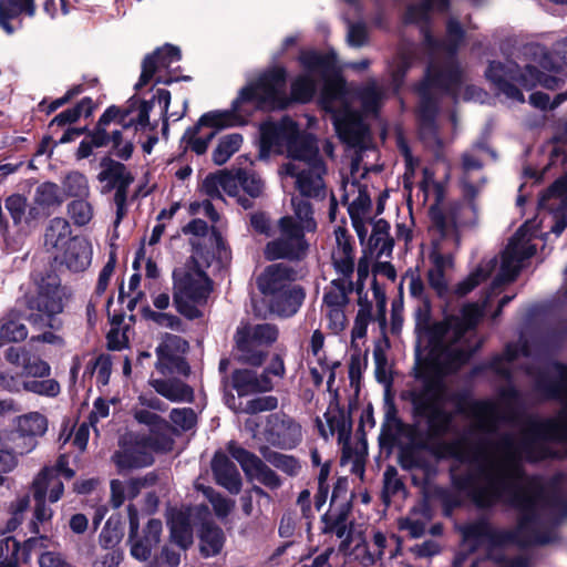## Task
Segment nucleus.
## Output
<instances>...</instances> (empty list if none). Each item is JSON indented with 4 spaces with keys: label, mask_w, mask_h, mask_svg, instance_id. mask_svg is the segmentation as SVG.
Masks as SVG:
<instances>
[{
    "label": "nucleus",
    "mask_w": 567,
    "mask_h": 567,
    "mask_svg": "<svg viewBox=\"0 0 567 567\" xmlns=\"http://www.w3.org/2000/svg\"><path fill=\"white\" fill-rule=\"evenodd\" d=\"M534 380L535 391L545 399L563 404L555 417H518V392L504 388L496 401L468 404L470 429L465 436L452 443L451 455L468 465L467 473H453V484L477 507L503 504L518 513L513 530L495 529L485 519L461 527L464 546L470 550L483 544L494 546H528L554 539L553 526L567 518L566 476L555 475L544 483L539 477H526L522 460L538 461L558 457L554 445L567 444V365L546 361L538 347L526 340L506 347L493 359L492 369L509 378L518 367Z\"/></svg>",
    "instance_id": "f257e3e1"
},
{
    "label": "nucleus",
    "mask_w": 567,
    "mask_h": 567,
    "mask_svg": "<svg viewBox=\"0 0 567 567\" xmlns=\"http://www.w3.org/2000/svg\"><path fill=\"white\" fill-rule=\"evenodd\" d=\"M299 61L305 73L292 82L291 99L302 103L310 101L317 82H322L320 104L331 113L339 137L349 145L361 146L368 136V127L353 110V100L360 101L365 115H375L385 96L383 87L375 80H370L357 91L350 90L344 80L334 74L336 60L332 54L303 51Z\"/></svg>",
    "instance_id": "f03ea898"
},
{
    "label": "nucleus",
    "mask_w": 567,
    "mask_h": 567,
    "mask_svg": "<svg viewBox=\"0 0 567 567\" xmlns=\"http://www.w3.org/2000/svg\"><path fill=\"white\" fill-rule=\"evenodd\" d=\"M287 153L289 161L280 174L295 179L297 190L303 197L321 198L326 195L323 175L326 165L319 156L315 137L300 133L289 117L279 122L267 121L260 126V156Z\"/></svg>",
    "instance_id": "7ed1b4c3"
},
{
    "label": "nucleus",
    "mask_w": 567,
    "mask_h": 567,
    "mask_svg": "<svg viewBox=\"0 0 567 567\" xmlns=\"http://www.w3.org/2000/svg\"><path fill=\"white\" fill-rule=\"evenodd\" d=\"M482 316V307L471 303L464 306L460 315L432 323L430 303L422 299L415 312L419 347L429 348L427 357L441 372L455 370L478 348L473 337Z\"/></svg>",
    "instance_id": "20e7f679"
},
{
    "label": "nucleus",
    "mask_w": 567,
    "mask_h": 567,
    "mask_svg": "<svg viewBox=\"0 0 567 567\" xmlns=\"http://www.w3.org/2000/svg\"><path fill=\"white\" fill-rule=\"evenodd\" d=\"M290 99L286 93V71L272 68L261 74L255 83L243 87L228 110H215L203 114L198 127H209L215 134L224 128L241 125L254 109H285Z\"/></svg>",
    "instance_id": "39448f33"
},
{
    "label": "nucleus",
    "mask_w": 567,
    "mask_h": 567,
    "mask_svg": "<svg viewBox=\"0 0 567 567\" xmlns=\"http://www.w3.org/2000/svg\"><path fill=\"white\" fill-rule=\"evenodd\" d=\"M151 106L147 102H132L121 111L109 107L100 117L95 130L80 143L76 152L79 159L92 155L94 148L112 145L114 155L128 159L133 153V137L138 130H145Z\"/></svg>",
    "instance_id": "423d86ee"
},
{
    "label": "nucleus",
    "mask_w": 567,
    "mask_h": 567,
    "mask_svg": "<svg viewBox=\"0 0 567 567\" xmlns=\"http://www.w3.org/2000/svg\"><path fill=\"white\" fill-rule=\"evenodd\" d=\"M414 411L427 423L429 435L439 439L451 430L453 414L445 410L446 390L436 373L419 372L411 388Z\"/></svg>",
    "instance_id": "0eeeda50"
},
{
    "label": "nucleus",
    "mask_w": 567,
    "mask_h": 567,
    "mask_svg": "<svg viewBox=\"0 0 567 567\" xmlns=\"http://www.w3.org/2000/svg\"><path fill=\"white\" fill-rule=\"evenodd\" d=\"M174 305L179 313L194 319L200 316L198 306L206 302L212 282L207 275L199 269L195 258L174 270Z\"/></svg>",
    "instance_id": "6e6552de"
},
{
    "label": "nucleus",
    "mask_w": 567,
    "mask_h": 567,
    "mask_svg": "<svg viewBox=\"0 0 567 567\" xmlns=\"http://www.w3.org/2000/svg\"><path fill=\"white\" fill-rule=\"evenodd\" d=\"M37 295L32 298L31 309L38 313L32 316V321L40 328H55L54 317L63 311L68 292L61 286L60 278L52 272L34 278Z\"/></svg>",
    "instance_id": "1a4fd4ad"
},
{
    "label": "nucleus",
    "mask_w": 567,
    "mask_h": 567,
    "mask_svg": "<svg viewBox=\"0 0 567 567\" xmlns=\"http://www.w3.org/2000/svg\"><path fill=\"white\" fill-rule=\"evenodd\" d=\"M537 227L535 221H526L509 240L502 256L501 270L494 280V288L513 281L522 267L523 260L535 254L536 247L530 241L537 236Z\"/></svg>",
    "instance_id": "9d476101"
},
{
    "label": "nucleus",
    "mask_w": 567,
    "mask_h": 567,
    "mask_svg": "<svg viewBox=\"0 0 567 567\" xmlns=\"http://www.w3.org/2000/svg\"><path fill=\"white\" fill-rule=\"evenodd\" d=\"M280 236L269 241L265 248V256L269 260L300 259L305 256L308 244L305 233L296 225L292 216H285L278 221Z\"/></svg>",
    "instance_id": "9b49d317"
},
{
    "label": "nucleus",
    "mask_w": 567,
    "mask_h": 567,
    "mask_svg": "<svg viewBox=\"0 0 567 567\" xmlns=\"http://www.w3.org/2000/svg\"><path fill=\"white\" fill-rule=\"evenodd\" d=\"M278 338V329L270 323L247 324L237 330L236 343L244 361L252 365L261 364L265 352L259 348L271 346Z\"/></svg>",
    "instance_id": "f8f14e48"
},
{
    "label": "nucleus",
    "mask_w": 567,
    "mask_h": 567,
    "mask_svg": "<svg viewBox=\"0 0 567 567\" xmlns=\"http://www.w3.org/2000/svg\"><path fill=\"white\" fill-rule=\"evenodd\" d=\"M73 476L74 471L68 466L66 456H60L54 466L44 467L34 477L32 483L33 498L49 499L51 503L58 502L64 492L62 478L71 480Z\"/></svg>",
    "instance_id": "ddd939ff"
},
{
    "label": "nucleus",
    "mask_w": 567,
    "mask_h": 567,
    "mask_svg": "<svg viewBox=\"0 0 567 567\" xmlns=\"http://www.w3.org/2000/svg\"><path fill=\"white\" fill-rule=\"evenodd\" d=\"M181 60V51L177 47L165 44L155 50L152 54L146 55L142 63V73L135 84L136 90H141L152 80L156 83L169 84L173 78L168 76L173 64Z\"/></svg>",
    "instance_id": "4468645a"
},
{
    "label": "nucleus",
    "mask_w": 567,
    "mask_h": 567,
    "mask_svg": "<svg viewBox=\"0 0 567 567\" xmlns=\"http://www.w3.org/2000/svg\"><path fill=\"white\" fill-rule=\"evenodd\" d=\"M120 471L145 467L154 462L146 436L126 433L120 440V449L112 456Z\"/></svg>",
    "instance_id": "2eb2a0df"
},
{
    "label": "nucleus",
    "mask_w": 567,
    "mask_h": 567,
    "mask_svg": "<svg viewBox=\"0 0 567 567\" xmlns=\"http://www.w3.org/2000/svg\"><path fill=\"white\" fill-rule=\"evenodd\" d=\"M130 519V542L131 554L138 560H147L155 546L159 543L162 534V522L151 519L144 530L143 537H137L138 517L137 511L133 506H128Z\"/></svg>",
    "instance_id": "dca6fc26"
},
{
    "label": "nucleus",
    "mask_w": 567,
    "mask_h": 567,
    "mask_svg": "<svg viewBox=\"0 0 567 567\" xmlns=\"http://www.w3.org/2000/svg\"><path fill=\"white\" fill-rule=\"evenodd\" d=\"M305 299V291L301 287L293 285L279 293H275L261 300L265 306L254 305L255 312L260 317L276 315L278 317H291L301 307Z\"/></svg>",
    "instance_id": "f3484780"
},
{
    "label": "nucleus",
    "mask_w": 567,
    "mask_h": 567,
    "mask_svg": "<svg viewBox=\"0 0 567 567\" xmlns=\"http://www.w3.org/2000/svg\"><path fill=\"white\" fill-rule=\"evenodd\" d=\"M432 230L443 238L453 237L457 225H474L478 219L477 206L470 202L460 206L453 214L444 213L439 206L430 209Z\"/></svg>",
    "instance_id": "a211bd4d"
},
{
    "label": "nucleus",
    "mask_w": 567,
    "mask_h": 567,
    "mask_svg": "<svg viewBox=\"0 0 567 567\" xmlns=\"http://www.w3.org/2000/svg\"><path fill=\"white\" fill-rule=\"evenodd\" d=\"M0 386L9 392L27 391L48 398H54L61 391L60 383L54 379L27 378L23 374H12L11 371L0 373Z\"/></svg>",
    "instance_id": "6ab92c4d"
},
{
    "label": "nucleus",
    "mask_w": 567,
    "mask_h": 567,
    "mask_svg": "<svg viewBox=\"0 0 567 567\" xmlns=\"http://www.w3.org/2000/svg\"><path fill=\"white\" fill-rule=\"evenodd\" d=\"M265 439L272 445L292 449L301 439V427L291 417L275 413L266 420Z\"/></svg>",
    "instance_id": "aec40b11"
},
{
    "label": "nucleus",
    "mask_w": 567,
    "mask_h": 567,
    "mask_svg": "<svg viewBox=\"0 0 567 567\" xmlns=\"http://www.w3.org/2000/svg\"><path fill=\"white\" fill-rule=\"evenodd\" d=\"M228 452L238 461L241 468L250 480L258 481L269 488L280 486V480L259 457L238 446L236 443L228 444Z\"/></svg>",
    "instance_id": "412c9836"
},
{
    "label": "nucleus",
    "mask_w": 567,
    "mask_h": 567,
    "mask_svg": "<svg viewBox=\"0 0 567 567\" xmlns=\"http://www.w3.org/2000/svg\"><path fill=\"white\" fill-rule=\"evenodd\" d=\"M203 192L212 197L221 199L223 193L231 197H238V203L244 208L251 207V200L239 196L240 193V169L234 174L229 171H219L215 174H209L203 182Z\"/></svg>",
    "instance_id": "4be33fe9"
},
{
    "label": "nucleus",
    "mask_w": 567,
    "mask_h": 567,
    "mask_svg": "<svg viewBox=\"0 0 567 567\" xmlns=\"http://www.w3.org/2000/svg\"><path fill=\"white\" fill-rule=\"evenodd\" d=\"M93 249L85 237L73 236L68 245L54 252V260L72 272H81L89 268L92 261Z\"/></svg>",
    "instance_id": "5701e85b"
},
{
    "label": "nucleus",
    "mask_w": 567,
    "mask_h": 567,
    "mask_svg": "<svg viewBox=\"0 0 567 567\" xmlns=\"http://www.w3.org/2000/svg\"><path fill=\"white\" fill-rule=\"evenodd\" d=\"M346 200L349 203V214L352 219L353 227L363 241L368 235L367 221L369 219V208L371 199L364 189L354 183L346 185Z\"/></svg>",
    "instance_id": "b1692460"
},
{
    "label": "nucleus",
    "mask_w": 567,
    "mask_h": 567,
    "mask_svg": "<svg viewBox=\"0 0 567 567\" xmlns=\"http://www.w3.org/2000/svg\"><path fill=\"white\" fill-rule=\"evenodd\" d=\"M486 76L506 97L524 102L523 93L512 83L515 81L520 84V76L517 78V65L514 62H492L486 70Z\"/></svg>",
    "instance_id": "393cba45"
},
{
    "label": "nucleus",
    "mask_w": 567,
    "mask_h": 567,
    "mask_svg": "<svg viewBox=\"0 0 567 567\" xmlns=\"http://www.w3.org/2000/svg\"><path fill=\"white\" fill-rule=\"evenodd\" d=\"M4 359L11 365L21 368V372H11L12 374H23L27 378H45L51 375L50 364L38 357H32L25 348H8L4 352Z\"/></svg>",
    "instance_id": "a878e982"
},
{
    "label": "nucleus",
    "mask_w": 567,
    "mask_h": 567,
    "mask_svg": "<svg viewBox=\"0 0 567 567\" xmlns=\"http://www.w3.org/2000/svg\"><path fill=\"white\" fill-rule=\"evenodd\" d=\"M295 274L284 265L275 264L268 266L257 278V287L262 295V299L279 293L286 288L293 286Z\"/></svg>",
    "instance_id": "bb28decb"
},
{
    "label": "nucleus",
    "mask_w": 567,
    "mask_h": 567,
    "mask_svg": "<svg viewBox=\"0 0 567 567\" xmlns=\"http://www.w3.org/2000/svg\"><path fill=\"white\" fill-rule=\"evenodd\" d=\"M101 171L97 174V181L103 184L102 193H109L112 189H116V192L125 193L127 192L128 186L133 182V176L126 169V167L113 161L110 157H103L100 163Z\"/></svg>",
    "instance_id": "cd10ccee"
},
{
    "label": "nucleus",
    "mask_w": 567,
    "mask_h": 567,
    "mask_svg": "<svg viewBox=\"0 0 567 567\" xmlns=\"http://www.w3.org/2000/svg\"><path fill=\"white\" fill-rule=\"evenodd\" d=\"M337 246L332 250L331 259L338 279H352L354 271V252L347 231L338 227L334 230Z\"/></svg>",
    "instance_id": "c85d7f7f"
},
{
    "label": "nucleus",
    "mask_w": 567,
    "mask_h": 567,
    "mask_svg": "<svg viewBox=\"0 0 567 567\" xmlns=\"http://www.w3.org/2000/svg\"><path fill=\"white\" fill-rule=\"evenodd\" d=\"M4 207L20 233L31 229L40 216L39 208L29 206L28 198L21 194L9 195Z\"/></svg>",
    "instance_id": "c756f323"
},
{
    "label": "nucleus",
    "mask_w": 567,
    "mask_h": 567,
    "mask_svg": "<svg viewBox=\"0 0 567 567\" xmlns=\"http://www.w3.org/2000/svg\"><path fill=\"white\" fill-rule=\"evenodd\" d=\"M213 473L219 485L233 494L241 487L240 474L236 465L223 453H216L212 462Z\"/></svg>",
    "instance_id": "7c9ffc66"
},
{
    "label": "nucleus",
    "mask_w": 567,
    "mask_h": 567,
    "mask_svg": "<svg viewBox=\"0 0 567 567\" xmlns=\"http://www.w3.org/2000/svg\"><path fill=\"white\" fill-rule=\"evenodd\" d=\"M231 381L239 396L267 392L274 388V381L268 375L258 377L254 371L247 369L235 371Z\"/></svg>",
    "instance_id": "2f4dec72"
},
{
    "label": "nucleus",
    "mask_w": 567,
    "mask_h": 567,
    "mask_svg": "<svg viewBox=\"0 0 567 567\" xmlns=\"http://www.w3.org/2000/svg\"><path fill=\"white\" fill-rule=\"evenodd\" d=\"M186 342L178 336L165 334L162 342L156 348L157 362L156 368L165 374L172 371L173 365L178 360V354L185 351Z\"/></svg>",
    "instance_id": "473e14b6"
},
{
    "label": "nucleus",
    "mask_w": 567,
    "mask_h": 567,
    "mask_svg": "<svg viewBox=\"0 0 567 567\" xmlns=\"http://www.w3.org/2000/svg\"><path fill=\"white\" fill-rule=\"evenodd\" d=\"M199 551L204 557H213L221 553L226 535L224 530L213 524L205 523L198 532Z\"/></svg>",
    "instance_id": "72a5a7b5"
},
{
    "label": "nucleus",
    "mask_w": 567,
    "mask_h": 567,
    "mask_svg": "<svg viewBox=\"0 0 567 567\" xmlns=\"http://www.w3.org/2000/svg\"><path fill=\"white\" fill-rule=\"evenodd\" d=\"M71 226L63 217H54L50 220L45 234L44 246L49 251L59 252L73 238L71 236Z\"/></svg>",
    "instance_id": "f704fd0d"
},
{
    "label": "nucleus",
    "mask_w": 567,
    "mask_h": 567,
    "mask_svg": "<svg viewBox=\"0 0 567 567\" xmlns=\"http://www.w3.org/2000/svg\"><path fill=\"white\" fill-rule=\"evenodd\" d=\"M27 337L28 328L19 312L10 311L0 319V346L21 342Z\"/></svg>",
    "instance_id": "c9c22d12"
},
{
    "label": "nucleus",
    "mask_w": 567,
    "mask_h": 567,
    "mask_svg": "<svg viewBox=\"0 0 567 567\" xmlns=\"http://www.w3.org/2000/svg\"><path fill=\"white\" fill-rule=\"evenodd\" d=\"M25 13L33 17L35 4L33 0H0V27L8 33H13L14 29L9 20Z\"/></svg>",
    "instance_id": "e433bc0d"
},
{
    "label": "nucleus",
    "mask_w": 567,
    "mask_h": 567,
    "mask_svg": "<svg viewBox=\"0 0 567 567\" xmlns=\"http://www.w3.org/2000/svg\"><path fill=\"white\" fill-rule=\"evenodd\" d=\"M168 524L171 527V539L182 549H186L193 543L189 514L185 511H173Z\"/></svg>",
    "instance_id": "4c0bfd02"
},
{
    "label": "nucleus",
    "mask_w": 567,
    "mask_h": 567,
    "mask_svg": "<svg viewBox=\"0 0 567 567\" xmlns=\"http://www.w3.org/2000/svg\"><path fill=\"white\" fill-rule=\"evenodd\" d=\"M353 290L352 279H332L324 288L322 306L344 307L349 305V296Z\"/></svg>",
    "instance_id": "58836bf2"
},
{
    "label": "nucleus",
    "mask_w": 567,
    "mask_h": 567,
    "mask_svg": "<svg viewBox=\"0 0 567 567\" xmlns=\"http://www.w3.org/2000/svg\"><path fill=\"white\" fill-rule=\"evenodd\" d=\"M0 445L9 449L18 456L31 453L38 445V441L31 440L20 429L0 431Z\"/></svg>",
    "instance_id": "ea45409f"
},
{
    "label": "nucleus",
    "mask_w": 567,
    "mask_h": 567,
    "mask_svg": "<svg viewBox=\"0 0 567 567\" xmlns=\"http://www.w3.org/2000/svg\"><path fill=\"white\" fill-rule=\"evenodd\" d=\"M372 225V234L370 236V245L377 252L378 257L390 256L393 248V240L389 236V224L380 218L374 221L369 217L367 228Z\"/></svg>",
    "instance_id": "a19ab883"
},
{
    "label": "nucleus",
    "mask_w": 567,
    "mask_h": 567,
    "mask_svg": "<svg viewBox=\"0 0 567 567\" xmlns=\"http://www.w3.org/2000/svg\"><path fill=\"white\" fill-rule=\"evenodd\" d=\"M17 427L31 440L38 441L48 430V420L39 412H30L17 419Z\"/></svg>",
    "instance_id": "79ce46f5"
},
{
    "label": "nucleus",
    "mask_w": 567,
    "mask_h": 567,
    "mask_svg": "<svg viewBox=\"0 0 567 567\" xmlns=\"http://www.w3.org/2000/svg\"><path fill=\"white\" fill-rule=\"evenodd\" d=\"M430 519V509L425 504H422L420 508L413 509L408 517L400 522V528L408 530L412 537L417 538L424 534Z\"/></svg>",
    "instance_id": "37998d69"
},
{
    "label": "nucleus",
    "mask_w": 567,
    "mask_h": 567,
    "mask_svg": "<svg viewBox=\"0 0 567 567\" xmlns=\"http://www.w3.org/2000/svg\"><path fill=\"white\" fill-rule=\"evenodd\" d=\"M66 213L73 225L84 227L94 217V206L89 198H76L68 204Z\"/></svg>",
    "instance_id": "c03bdc74"
},
{
    "label": "nucleus",
    "mask_w": 567,
    "mask_h": 567,
    "mask_svg": "<svg viewBox=\"0 0 567 567\" xmlns=\"http://www.w3.org/2000/svg\"><path fill=\"white\" fill-rule=\"evenodd\" d=\"M155 391L171 401H184L192 396L190 389L179 381L152 380Z\"/></svg>",
    "instance_id": "a18cd8bd"
},
{
    "label": "nucleus",
    "mask_w": 567,
    "mask_h": 567,
    "mask_svg": "<svg viewBox=\"0 0 567 567\" xmlns=\"http://www.w3.org/2000/svg\"><path fill=\"white\" fill-rule=\"evenodd\" d=\"M243 144V136L231 133L223 136L213 152V161L216 165L225 164Z\"/></svg>",
    "instance_id": "49530a36"
},
{
    "label": "nucleus",
    "mask_w": 567,
    "mask_h": 567,
    "mask_svg": "<svg viewBox=\"0 0 567 567\" xmlns=\"http://www.w3.org/2000/svg\"><path fill=\"white\" fill-rule=\"evenodd\" d=\"M291 204L295 215L292 218L298 220V223H296L297 227L303 233L315 231L317 224L313 218V210L311 205L307 200L296 196L291 198Z\"/></svg>",
    "instance_id": "de8ad7c7"
},
{
    "label": "nucleus",
    "mask_w": 567,
    "mask_h": 567,
    "mask_svg": "<svg viewBox=\"0 0 567 567\" xmlns=\"http://www.w3.org/2000/svg\"><path fill=\"white\" fill-rule=\"evenodd\" d=\"M226 402L235 412H245L249 414L272 411L278 406V400L272 395L252 399L248 401L245 406L237 405L234 395L228 398Z\"/></svg>",
    "instance_id": "09e8293b"
},
{
    "label": "nucleus",
    "mask_w": 567,
    "mask_h": 567,
    "mask_svg": "<svg viewBox=\"0 0 567 567\" xmlns=\"http://www.w3.org/2000/svg\"><path fill=\"white\" fill-rule=\"evenodd\" d=\"M33 200L38 208L49 209L60 206L62 198L59 186L50 182L42 183L37 187Z\"/></svg>",
    "instance_id": "8fccbe9b"
},
{
    "label": "nucleus",
    "mask_w": 567,
    "mask_h": 567,
    "mask_svg": "<svg viewBox=\"0 0 567 567\" xmlns=\"http://www.w3.org/2000/svg\"><path fill=\"white\" fill-rule=\"evenodd\" d=\"M520 85L527 90H530L536 85L554 90L558 86V80L553 75L539 72L532 65H527L524 72L520 73Z\"/></svg>",
    "instance_id": "3c124183"
},
{
    "label": "nucleus",
    "mask_w": 567,
    "mask_h": 567,
    "mask_svg": "<svg viewBox=\"0 0 567 567\" xmlns=\"http://www.w3.org/2000/svg\"><path fill=\"white\" fill-rule=\"evenodd\" d=\"M62 184L65 194L73 199L89 198L91 195L90 184L86 176L79 172L69 173Z\"/></svg>",
    "instance_id": "603ef678"
},
{
    "label": "nucleus",
    "mask_w": 567,
    "mask_h": 567,
    "mask_svg": "<svg viewBox=\"0 0 567 567\" xmlns=\"http://www.w3.org/2000/svg\"><path fill=\"white\" fill-rule=\"evenodd\" d=\"M560 198L561 197H559L557 193L550 195L548 189L539 202V206L544 209H557L558 215L555 216L556 221L555 225L551 227V231L557 236L560 235L567 227V221L565 217V212H567V208L563 204H560Z\"/></svg>",
    "instance_id": "864d4df0"
},
{
    "label": "nucleus",
    "mask_w": 567,
    "mask_h": 567,
    "mask_svg": "<svg viewBox=\"0 0 567 567\" xmlns=\"http://www.w3.org/2000/svg\"><path fill=\"white\" fill-rule=\"evenodd\" d=\"M496 260L491 259L484 265H481L474 272H472L465 280L456 286L455 292L464 296L472 291L480 282L485 280L489 272L495 268Z\"/></svg>",
    "instance_id": "5fc2aeb1"
},
{
    "label": "nucleus",
    "mask_w": 567,
    "mask_h": 567,
    "mask_svg": "<svg viewBox=\"0 0 567 567\" xmlns=\"http://www.w3.org/2000/svg\"><path fill=\"white\" fill-rule=\"evenodd\" d=\"M202 128L203 127H198V124H196L184 134V140L186 141L187 146L198 155H202L207 151L210 141L215 136V132H208L199 135Z\"/></svg>",
    "instance_id": "6e6d98bb"
},
{
    "label": "nucleus",
    "mask_w": 567,
    "mask_h": 567,
    "mask_svg": "<svg viewBox=\"0 0 567 567\" xmlns=\"http://www.w3.org/2000/svg\"><path fill=\"white\" fill-rule=\"evenodd\" d=\"M173 434L174 431L168 423L165 430L156 429L155 433H150V436L146 437V440L150 443L152 452L165 453L172 451L174 446Z\"/></svg>",
    "instance_id": "4d7b16f0"
},
{
    "label": "nucleus",
    "mask_w": 567,
    "mask_h": 567,
    "mask_svg": "<svg viewBox=\"0 0 567 567\" xmlns=\"http://www.w3.org/2000/svg\"><path fill=\"white\" fill-rule=\"evenodd\" d=\"M122 536L123 533L120 522L117 519L110 518L102 528L99 540L102 547L106 549H114V547L121 542Z\"/></svg>",
    "instance_id": "13d9d810"
},
{
    "label": "nucleus",
    "mask_w": 567,
    "mask_h": 567,
    "mask_svg": "<svg viewBox=\"0 0 567 567\" xmlns=\"http://www.w3.org/2000/svg\"><path fill=\"white\" fill-rule=\"evenodd\" d=\"M321 311L327 320L328 328L332 333L338 334L346 329L348 318L344 307L321 306Z\"/></svg>",
    "instance_id": "bf43d9fd"
},
{
    "label": "nucleus",
    "mask_w": 567,
    "mask_h": 567,
    "mask_svg": "<svg viewBox=\"0 0 567 567\" xmlns=\"http://www.w3.org/2000/svg\"><path fill=\"white\" fill-rule=\"evenodd\" d=\"M91 100H82L73 109L65 110L58 114L51 122V125L63 126L75 122L82 114L86 116L91 114Z\"/></svg>",
    "instance_id": "052dcab7"
},
{
    "label": "nucleus",
    "mask_w": 567,
    "mask_h": 567,
    "mask_svg": "<svg viewBox=\"0 0 567 567\" xmlns=\"http://www.w3.org/2000/svg\"><path fill=\"white\" fill-rule=\"evenodd\" d=\"M401 432V422L395 416L393 408H389L385 413V420L382 424L380 441L383 444H392Z\"/></svg>",
    "instance_id": "680f3d73"
},
{
    "label": "nucleus",
    "mask_w": 567,
    "mask_h": 567,
    "mask_svg": "<svg viewBox=\"0 0 567 567\" xmlns=\"http://www.w3.org/2000/svg\"><path fill=\"white\" fill-rule=\"evenodd\" d=\"M481 162L472 156L471 154H464L463 156V169L464 177L462 179V184L464 187L465 196L468 199H473L480 192V186H475L472 181H470L468 174L472 171L481 168Z\"/></svg>",
    "instance_id": "e2e57ef3"
},
{
    "label": "nucleus",
    "mask_w": 567,
    "mask_h": 567,
    "mask_svg": "<svg viewBox=\"0 0 567 567\" xmlns=\"http://www.w3.org/2000/svg\"><path fill=\"white\" fill-rule=\"evenodd\" d=\"M372 318V308L370 305L361 306L354 319L351 331L352 343L363 339L367 336L368 326Z\"/></svg>",
    "instance_id": "0e129e2a"
},
{
    "label": "nucleus",
    "mask_w": 567,
    "mask_h": 567,
    "mask_svg": "<svg viewBox=\"0 0 567 567\" xmlns=\"http://www.w3.org/2000/svg\"><path fill=\"white\" fill-rule=\"evenodd\" d=\"M133 416L140 424L146 425L150 429V433H155L156 429L165 430L167 427L165 420L145 408L134 406Z\"/></svg>",
    "instance_id": "69168bd1"
},
{
    "label": "nucleus",
    "mask_w": 567,
    "mask_h": 567,
    "mask_svg": "<svg viewBox=\"0 0 567 567\" xmlns=\"http://www.w3.org/2000/svg\"><path fill=\"white\" fill-rule=\"evenodd\" d=\"M266 460L271 463L277 468L286 472L289 475H295L300 470V464L292 456H288L281 453L271 452L269 454H264Z\"/></svg>",
    "instance_id": "338daca9"
},
{
    "label": "nucleus",
    "mask_w": 567,
    "mask_h": 567,
    "mask_svg": "<svg viewBox=\"0 0 567 567\" xmlns=\"http://www.w3.org/2000/svg\"><path fill=\"white\" fill-rule=\"evenodd\" d=\"M240 187L250 197H258L262 193L264 183L256 174L240 169Z\"/></svg>",
    "instance_id": "774afa93"
}]
</instances>
